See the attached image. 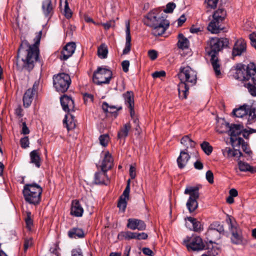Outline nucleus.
<instances>
[{
	"label": "nucleus",
	"mask_w": 256,
	"mask_h": 256,
	"mask_svg": "<svg viewBox=\"0 0 256 256\" xmlns=\"http://www.w3.org/2000/svg\"><path fill=\"white\" fill-rule=\"evenodd\" d=\"M42 35V31L37 33L34 38V43L32 46L30 45L27 41H23L22 42L17 54L16 66L18 70L26 69L30 71L33 68L34 62L38 58V46L40 44Z\"/></svg>",
	"instance_id": "f257e3e1"
},
{
	"label": "nucleus",
	"mask_w": 256,
	"mask_h": 256,
	"mask_svg": "<svg viewBox=\"0 0 256 256\" xmlns=\"http://www.w3.org/2000/svg\"><path fill=\"white\" fill-rule=\"evenodd\" d=\"M166 15L158 8L149 12L144 19L146 26L152 28V34L155 36L162 35L168 28L169 22L166 19Z\"/></svg>",
	"instance_id": "f03ea898"
},
{
	"label": "nucleus",
	"mask_w": 256,
	"mask_h": 256,
	"mask_svg": "<svg viewBox=\"0 0 256 256\" xmlns=\"http://www.w3.org/2000/svg\"><path fill=\"white\" fill-rule=\"evenodd\" d=\"M228 44L226 38H212L208 42V46L206 48V54L210 56V62L213 67L215 74L217 77L221 75L220 64L218 55V52Z\"/></svg>",
	"instance_id": "7ed1b4c3"
},
{
	"label": "nucleus",
	"mask_w": 256,
	"mask_h": 256,
	"mask_svg": "<svg viewBox=\"0 0 256 256\" xmlns=\"http://www.w3.org/2000/svg\"><path fill=\"white\" fill-rule=\"evenodd\" d=\"M178 76L180 81L178 86L179 98L186 99L188 94L190 86H194L196 82V72L189 66H186L180 67Z\"/></svg>",
	"instance_id": "20e7f679"
},
{
	"label": "nucleus",
	"mask_w": 256,
	"mask_h": 256,
	"mask_svg": "<svg viewBox=\"0 0 256 256\" xmlns=\"http://www.w3.org/2000/svg\"><path fill=\"white\" fill-rule=\"evenodd\" d=\"M42 192V188L36 182L26 184L24 186V198L29 204L34 206L38 204L41 200Z\"/></svg>",
	"instance_id": "39448f33"
},
{
	"label": "nucleus",
	"mask_w": 256,
	"mask_h": 256,
	"mask_svg": "<svg viewBox=\"0 0 256 256\" xmlns=\"http://www.w3.org/2000/svg\"><path fill=\"white\" fill-rule=\"evenodd\" d=\"M232 114L237 118H242L246 126L250 124L256 120V108L246 104L234 109Z\"/></svg>",
	"instance_id": "423d86ee"
},
{
	"label": "nucleus",
	"mask_w": 256,
	"mask_h": 256,
	"mask_svg": "<svg viewBox=\"0 0 256 256\" xmlns=\"http://www.w3.org/2000/svg\"><path fill=\"white\" fill-rule=\"evenodd\" d=\"M226 15V11L224 8H218L213 14V19L208 26V30L212 34H218L222 28L221 23L224 20Z\"/></svg>",
	"instance_id": "0eeeda50"
},
{
	"label": "nucleus",
	"mask_w": 256,
	"mask_h": 256,
	"mask_svg": "<svg viewBox=\"0 0 256 256\" xmlns=\"http://www.w3.org/2000/svg\"><path fill=\"white\" fill-rule=\"evenodd\" d=\"M199 188L198 186H187L184 190L185 194L190 195L186 206L190 212H194L198 207V199L199 198Z\"/></svg>",
	"instance_id": "6e6552de"
},
{
	"label": "nucleus",
	"mask_w": 256,
	"mask_h": 256,
	"mask_svg": "<svg viewBox=\"0 0 256 256\" xmlns=\"http://www.w3.org/2000/svg\"><path fill=\"white\" fill-rule=\"evenodd\" d=\"M53 84L56 91L64 92L68 90L71 84L70 76L65 73L54 75L53 77Z\"/></svg>",
	"instance_id": "1a4fd4ad"
},
{
	"label": "nucleus",
	"mask_w": 256,
	"mask_h": 256,
	"mask_svg": "<svg viewBox=\"0 0 256 256\" xmlns=\"http://www.w3.org/2000/svg\"><path fill=\"white\" fill-rule=\"evenodd\" d=\"M112 76V72L106 68L98 67L97 70L94 72L92 80L97 85L108 84L110 82Z\"/></svg>",
	"instance_id": "9d476101"
},
{
	"label": "nucleus",
	"mask_w": 256,
	"mask_h": 256,
	"mask_svg": "<svg viewBox=\"0 0 256 256\" xmlns=\"http://www.w3.org/2000/svg\"><path fill=\"white\" fill-rule=\"evenodd\" d=\"M244 122L240 124H231L228 129V134L230 136V142L234 148L238 147L240 142H242V138L240 135L244 130Z\"/></svg>",
	"instance_id": "9b49d317"
},
{
	"label": "nucleus",
	"mask_w": 256,
	"mask_h": 256,
	"mask_svg": "<svg viewBox=\"0 0 256 256\" xmlns=\"http://www.w3.org/2000/svg\"><path fill=\"white\" fill-rule=\"evenodd\" d=\"M248 68V82H246L244 86L252 96H256V68L255 65L252 63L249 64Z\"/></svg>",
	"instance_id": "f8f14e48"
},
{
	"label": "nucleus",
	"mask_w": 256,
	"mask_h": 256,
	"mask_svg": "<svg viewBox=\"0 0 256 256\" xmlns=\"http://www.w3.org/2000/svg\"><path fill=\"white\" fill-rule=\"evenodd\" d=\"M183 242L188 250L198 251L203 250L204 248L202 240L200 236H197L192 238L188 237Z\"/></svg>",
	"instance_id": "ddd939ff"
},
{
	"label": "nucleus",
	"mask_w": 256,
	"mask_h": 256,
	"mask_svg": "<svg viewBox=\"0 0 256 256\" xmlns=\"http://www.w3.org/2000/svg\"><path fill=\"white\" fill-rule=\"evenodd\" d=\"M248 67L249 64L246 66L242 64H237L234 70L233 74L234 77L240 81L247 82Z\"/></svg>",
	"instance_id": "4468645a"
},
{
	"label": "nucleus",
	"mask_w": 256,
	"mask_h": 256,
	"mask_svg": "<svg viewBox=\"0 0 256 256\" xmlns=\"http://www.w3.org/2000/svg\"><path fill=\"white\" fill-rule=\"evenodd\" d=\"M227 221L229 224L230 230L232 233L230 239L232 242L236 244H241L242 242V236L240 230L232 222L231 218H229Z\"/></svg>",
	"instance_id": "2eb2a0df"
},
{
	"label": "nucleus",
	"mask_w": 256,
	"mask_h": 256,
	"mask_svg": "<svg viewBox=\"0 0 256 256\" xmlns=\"http://www.w3.org/2000/svg\"><path fill=\"white\" fill-rule=\"evenodd\" d=\"M114 166V159L108 151L103 152V157L100 164L101 170L108 172Z\"/></svg>",
	"instance_id": "dca6fc26"
},
{
	"label": "nucleus",
	"mask_w": 256,
	"mask_h": 256,
	"mask_svg": "<svg viewBox=\"0 0 256 256\" xmlns=\"http://www.w3.org/2000/svg\"><path fill=\"white\" fill-rule=\"evenodd\" d=\"M76 50V44L74 42H71L68 43L63 48L61 52L60 58L62 60H66Z\"/></svg>",
	"instance_id": "f3484780"
},
{
	"label": "nucleus",
	"mask_w": 256,
	"mask_h": 256,
	"mask_svg": "<svg viewBox=\"0 0 256 256\" xmlns=\"http://www.w3.org/2000/svg\"><path fill=\"white\" fill-rule=\"evenodd\" d=\"M60 100L64 110L66 112L74 111V102L70 97L64 95L60 98Z\"/></svg>",
	"instance_id": "a211bd4d"
},
{
	"label": "nucleus",
	"mask_w": 256,
	"mask_h": 256,
	"mask_svg": "<svg viewBox=\"0 0 256 256\" xmlns=\"http://www.w3.org/2000/svg\"><path fill=\"white\" fill-rule=\"evenodd\" d=\"M246 42L244 40L241 38L237 40L232 50V55L234 56L241 55L246 52Z\"/></svg>",
	"instance_id": "6ab92c4d"
},
{
	"label": "nucleus",
	"mask_w": 256,
	"mask_h": 256,
	"mask_svg": "<svg viewBox=\"0 0 256 256\" xmlns=\"http://www.w3.org/2000/svg\"><path fill=\"white\" fill-rule=\"evenodd\" d=\"M190 158V156L189 154V152H187V150H181L180 156L176 160L178 167L180 169L184 168L187 164Z\"/></svg>",
	"instance_id": "aec40b11"
},
{
	"label": "nucleus",
	"mask_w": 256,
	"mask_h": 256,
	"mask_svg": "<svg viewBox=\"0 0 256 256\" xmlns=\"http://www.w3.org/2000/svg\"><path fill=\"white\" fill-rule=\"evenodd\" d=\"M186 220V226L190 230L194 232H200L202 230V228L200 222L196 218L192 217H188Z\"/></svg>",
	"instance_id": "412c9836"
},
{
	"label": "nucleus",
	"mask_w": 256,
	"mask_h": 256,
	"mask_svg": "<svg viewBox=\"0 0 256 256\" xmlns=\"http://www.w3.org/2000/svg\"><path fill=\"white\" fill-rule=\"evenodd\" d=\"M125 104L130 109V116L134 115V94L132 91H128L123 94Z\"/></svg>",
	"instance_id": "4be33fe9"
},
{
	"label": "nucleus",
	"mask_w": 256,
	"mask_h": 256,
	"mask_svg": "<svg viewBox=\"0 0 256 256\" xmlns=\"http://www.w3.org/2000/svg\"><path fill=\"white\" fill-rule=\"evenodd\" d=\"M234 148V149L230 148H226L222 150L223 155L226 158H236L238 160H239L241 156H243L242 152L239 150Z\"/></svg>",
	"instance_id": "5701e85b"
},
{
	"label": "nucleus",
	"mask_w": 256,
	"mask_h": 256,
	"mask_svg": "<svg viewBox=\"0 0 256 256\" xmlns=\"http://www.w3.org/2000/svg\"><path fill=\"white\" fill-rule=\"evenodd\" d=\"M106 171L96 172L94 174V182L96 184L108 185L110 183L109 178L106 174Z\"/></svg>",
	"instance_id": "b1692460"
},
{
	"label": "nucleus",
	"mask_w": 256,
	"mask_h": 256,
	"mask_svg": "<svg viewBox=\"0 0 256 256\" xmlns=\"http://www.w3.org/2000/svg\"><path fill=\"white\" fill-rule=\"evenodd\" d=\"M37 86L36 82H34L33 86V88H32L28 89L24 94L23 97V102L24 106L25 107L29 106L33 100V97L34 96V92L36 91V89L34 88L35 86Z\"/></svg>",
	"instance_id": "393cba45"
},
{
	"label": "nucleus",
	"mask_w": 256,
	"mask_h": 256,
	"mask_svg": "<svg viewBox=\"0 0 256 256\" xmlns=\"http://www.w3.org/2000/svg\"><path fill=\"white\" fill-rule=\"evenodd\" d=\"M84 212V209L80 204V202L76 200H73L72 202L70 214L76 217L82 216Z\"/></svg>",
	"instance_id": "a878e982"
},
{
	"label": "nucleus",
	"mask_w": 256,
	"mask_h": 256,
	"mask_svg": "<svg viewBox=\"0 0 256 256\" xmlns=\"http://www.w3.org/2000/svg\"><path fill=\"white\" fill-rule=\"evenodd\" d=\"M42 12L46 17H50L53 13L52 0H44L42 4Z\"/></svg>",
	"instance_id": "bb28decb"
},
{
	"label": "nucleus",
	"mask_w": 256,
	"mask_h": 256,
	"mask_svg": "<svg viewBox=\"0 0 256 256\" xmlns=\"http://www.w3.org/2000/svg\"><path fill=\"white\" fill-rule=\"evenodd\" d=\"M180 144L184 146V150H187V152L189 148H194L196 144V142L190 138V135L184 136L180 140Z\"/></svg>",
	"instance_id": "cd10ccee"
},
{
	"label": "nucleus",
	"mask_w": 256,
	"mask_h": 256,
	"mask_svg": "<svg viewBox=\"0 0 256 256\" xmlns=\"http://www.w3.org/2000/svg\"><path fill=\"white\" fill-rule=\"evenodd\" d=\"M126 42L125 44V48L122 51L123 54H128L130 52L131 48V36L130 34V27L129 22L126 24Z\"/></svg>",
	"instance_id": "c85d7f7f"
},
{
	"label": "nucleus",
	"mask_w": 256,
	"mask_h": 256,
	"mask_svg": "<svg viewBox=\"0 0 256 256\" xmlns=\"http://www.w3.org/2000/svg\"><path fill=\"white\" fill-rule=\"evenodd\" d=\"M131 128L130 124L129 122L125 124L122 127L118 134V138L120 140H124L128 136V132Z\"/></svg>",
	"instance_id": "c756f323"
},
{
	"label": "nucleus",
	"mask_w": 256,
	"mask_h": 256,
	"mask_svg": "<svg viewBox=\"0 0 256 256\" xmlns=\"http://www.w3.org/2000/svg\"><path fill=\"white\" fill-rule=\"evenodd\" d=\"M30 162L34 164L35 166L39 168L41 165V158L38 153V150H34L30 154Z\"/></svg>",
	"instance_id": "7c9ffc66"
},
{
	"label": "nucleus",
	"mask_w": 256,
	"mask_h": 256,
	"mask_svg": "<svg viewBox=\"0 0 256 256\" xmlns=\"http://www.w3.org/2000/svg\"><path fill=\"white\" fill-rule=\"evenodd\" d=\"M220 234L214 229L208 228L206 233V238L210 243H214V240L220 238Z\"/></svg>",
	"instance_id": "2f4dec72"
},
{
	"label": "nucleus",
	"mask_w": 256,
	"mask_h": 256,
	"mask_svg": "<svg viewBox=\"0 0 256 256\" xmlns=\"http://www.w3.org/2000/svg\"><path fill=\"white\" fill-rule=\"evenodd\" d=\"M238 168L240 171L243 172H248L251 174H254L256 172V168L250 166L248 164L242 162V160H239L238 162Z\"/></svg>",
	"instance_id": "473e14b6"
},
{
	"label": "nucleus",
	"mask_w": 256,
	"mask_h": 256,
	"mask_svg": "<svg viewBox=\"0 0 256 256\" xmlns=\"http://www.w3.org/2000/svg\"><path fill=\"white\" fill-rule=\"evenodd\" d=\"M68 236L72 238H82L84 237V234L82 229L73 228L68 232Z\"/></svg>",
	"instance_id": "72a5a7b5"
},
{
	"label": "nucleus",
	"mask_w": 256,
	"mask_h": 256,
	"mask_svg": "<svg viewBox=\"0 0 256 256\" xmlns=\"http://www.w3.org/2000/svg\"><path fill=\"white\" fill-rule=\"evenodd\" d=\"M230 126V124L226 122L224 119L220 120L217 122L216 131L220 134L227 132L228 131Z\"/></svg>",
	"instance_id": "f704fd0d"
},
{
	"label": "nucleus",
	"mask_w": 256,
	"mask_h": 256,
	"mask_svg": "<svg viewBox=\"0 0 256 256\" xmlns=\"http://www.w3.org/2000/svg\"><path fill=\"white\" fill-rule=\"evenodd\" d=\"M63 123L64 124H66V126L68 130H72L76 126L74 116L72 114H66L63 120Z\"/></svg>",
	"instance_id": "c9c22d12"
},
{
	"label": "nucleus",
	"mask_w": 256,
	"mask_h": 256,
	"mask_svg": "<svg viewBox=\"0 0 256 256\" xmlns=\"http://www.w3.org/2000/svg\"><path fill=\"white\" fill-rule=\"evenodd\" d=\"M178 47L182 50H185L188 48L189 40L183 34H179L178 35Z\"/></svg>",
	"instance_id": "e433bc0d"
},
{
	"label": "nucleus",
	"mask_w": 256,
	"mask_h": 256,
	"mask_svg": "<svg viewBox=\"0 0 256 256\" xmlns=\"http://www.w3.org/2000/svg\"><path fill=\"white\" fill-rule=\"evenodd\" d=\"M108 52V46L104 43L102 44L98 48V58L101 59H105L107 58Z\"/></svg>",
	"instance_id": "4c0bfd02"
},
{
	"label": "nucleus",
	"mask_w": 256,
	"mask_h": 256,
	"mask_svg": "<svg viewBox=\"0 0 256 256\" xmlns=\"http://www.w3.org/2000/svg\"><path fill=\"white\" fill-rule=\"evenodd\" d=\"M102 108L104 112L112 114L116 116L118 111L121 109V108H118L115 106H110L107 102H104L102 104Z\"/></svg>",
	"instance_id": "58836bf2"
},
{
	"label": "nucleus",
	"mask_w": 256,
	"mask_h": 256,
	"mask_svg": "<svg viewBox=\"0 0 256 256\" xmlns=\"http://www.w3.org/2000/svg\"><path fill=\"white\" fill-rule=\"evenodd\" d=\"M129 196H124V193H122V194L120 196L118 204V207L120 208V210H122V212H124L126 210V205H127V202L126 200H128Z\"/></svg>",
	"instance_id": "ea45409f"
},
{
	"label": "nucleus",
	"mask_w": 256,
	"mask_h": 256,
	"mask_svg": "<svg viewBox=\"0 0 256 256\" xmlns=\"http://www.w3.org/2000/svg\"><path fill=\"white\" fill-rule=\"evenodd\" d=\"M118 238L120 239L124 238L126 240H130L135 238V232L130 231L122 232L118 235Z\"/></svg>",
	"instance_id": "a19ab883"
},
{
	"label": "nucleus",
	"mask_w": 256,
	"mask_h": 256,
	"mask_svg": "<svg viewBox=\"0 0 256 256\" xmlns=\"http://www.w3.org/2000/svg\"><path fill=\"white\" fill-rule=\"evenodd\" d=\"M200 147L204 153L208 156L210 155L212 152V147L210 146L209 142H204L200 144Z\"/></svg>",
	"instance_id": "79ce46f5"
},
{
	"label": "nucleus",
	"mask_w": 256,
	"mask_h": 256,
	"mask_svg": "<svg viewBox=\"0 0 256 256\" xmlns=\"http://www.w3.org/2000/svg\"><path fill=\"white\" fill-rule=\"evenodd\" d=\"M26 217L25 218V222L26 224V228L28 230H31L33 226V220L32 219V213L30 211L26 212Z\"/></svg>",
	"instance_id": "37998d69"
},
{
	"label": "nucleus",
	"mask_w": 256,
	"mask_h": 256,
	"mask_svg": "<svg viewBox=\"0 0 256 256\" xmlns=\"http://www.w3.org/2000/svg\"><path fill=\"white\" fill-rule=\"evenodd\" d=\"M240 146H242V150L245 152L247 156L251 158L252 152L248 146V144L243 139L242 142H240V146L238 148H239Z\"/></svg>",
	"instance_id": "c03bdc74"
},
{
	"label": "nucleus",
	"mask_w": 256,
	"mask_h": 256,
	"mask_svg": "<svg viewBox=\"0 0 256 256\" xmlns=\"http://www.w3.org/2000/svg\"><path fill=\"white\" fill-rule=\"evenodd\" d=\"M98 139L100 145L104 147L106 146L110 142V136L107 134L100 135Z\"/></svg>",
	"instance_id": "a18cd8bd"
},
{
	"label": "nucleus",
	"mask_w": 256,
	"mask_h": 256,
	"mask_svg": "<svg viewBox=\"0 0 256 256\" xmlns=\"http://www.w3.org/2000/svg\"><path fill=\"white\" fill-rule=\"evenodd\" d=\"M209 228H210V229H214L220 234L224 232V228L223 226L220 224L218 222H213L212 224H210Z\"/></svg>",
	"instance_id": "49530a36"
},
{
	"label": "nucleus",
	"mask_w": 256,
	"mask_h": 256,
	"mask_svg": "<svg viewBox=\"0 0 256 256\" xmlns=\"http://www.w3.org/2000/svg\"><path fill=\"white\" fill-rule=\"evenodd\" d=\"M138 219L135 218H129L128 220V222L127 224V227L129 228L134 230L136 229L137 228V222Z\"/></svg>",
	"instance_id": "de8ad7c7"
},
{
	"label": "nucleus",
	"mask_w": 256,
	"mask_h": 256,
	"mask_svg": "<svg viewBox=\"0 0 256 256\" xmlns=\"http://www.w3.org/2000/svg\"><path fill=\"white\" fill-rule=\"evenodd\" d=\"M64 13L67 18H70L72 16V12L68 6V2L66 0L65 1Z\"/></svg>",
	"instance_id": "09e8293b"
},
{
	"label": "nucleus",
	"mask_w": 256,
	"mask_h": 256,
	"mask_svg": "<svg viewBox=\"0 0 256 256\" xmlns=\"http://www.w3.org/2000/svg\"><path fill=\"white\" fill-rule=\"evenodd\" d=\"M176 4L174 2H169L166 6V8L164 10V14L172 13L176 8Z\"/></svg>",
	"instance_id": "8fccbe9b"
},
{
	"label": "nucleus",
	"mask_w": 256,
	"mask_h": 256,
	"mask_svg": "<svg viewBox=\"0 0 256 256\" xmlns=\"http://www.w3.org/2000/svg\"><path fill=\"white\" fill-rule=\"evenodd\" d=\"M218 0H205V3L208 8H214L216 7Z\"/></svg>",
	"instance_id": "3c124183"
},
{
	"label": "nucleus",
	"mask_w": 256,
	"mask_h": 256,
	"mask_svg": "<svg viewBox=\"0 0 256 256\" xmlns=\"http://www.w3.org/2000/svg\"><path fill=\"white\" fill-rule=\"evenodd\" d=\"M21 146L22 148H26L29 146V140L28 136H25L22 138L20 140Z\"/></svg>",
	"instance_id": "603ef678"
},
{
	"label": "nucleus",
	"mask_w": 256,
	"mask_h": 256,
	"mask_svg": "<svg viewBox=\"0 0 256 256\" xmlns=\"http://www.w3.org/2000/svg\"><path fill=\"white\" fill-rule=\"evenodd\" d=\"M83 97L85 103L93 102L94 96L92 94L85 93L83 94Z\"/></svg>",
	"instance_id": "864d4df0"
},
{
	"label": "nucleus",
	"mask_w": 256,
	"mask_h": 256,
	"mask_svg": "<svg viewBox=\"0 0 256 256\" xmlns=\"http://www.w3.org/2000/svg\"><path fill=\"white\" fill-rule=\"evenodd\" d=\"M148 238V234L144 232H135V238L138 240H146Z\"/></svg>",
	"instance_id": "5fc2aeb1"
},
{
	"label": "nucleus",
	"mask_w": 256,
	"mask_h": 256,
	"mask_svg": "<svg viewBox=\"0 0 256 256\" xmlns=\"http://www.w3.org/2000/svg\"><path fill=\"white\" fill-rule=\"evenodd\" d=\"M206 180L210 184H212L214 182V174L211 170H208L206 172Z\"/></svg>",
	"instance_id": "6e6d98bb"
},
{
	"label": "nucleus",
	"mask_w": 256,
	"mask_h": 256,
	"mask_svg": "<svg viewBox=\"0 0 256 256\" xmlns=\"http://www.w3.org/2000/svg\"><path fill=\"white\" fill-rule=\"evenodd\" d=\"M148 56L152 60H155L158 57V52L156 50H152L148 52Z\"/></svg>",
	"instance_id": "4d7b16f0"
},
{
	"label": "nucleus",
	"mask_w": 256,
	"mask_h": 256,
	"mask_svg": "<svg viewBox=\"0 0 256 256\" xmlns=\"http://www.w3.org/2000/svg\"><path fill=\"white\" fill-rule=\"evenodd\" d=\"M137 226L136 229L139 230H145L146 228V226L144 222L140 220H138Z\"/></svg>",
	"instance_id": "13d9d810"
},
{
	"label": "nucleus",
	"mask_w": 256,
	"mask_h": 256,
	"mask_svg": "<svg viewBox=\"0 0 256 256\" xmlns=\"http://www.w3.org/2000/svg\"><path fill=\"white\" fill-rule=\"evenodd\" d=\"M166 72L162 70L159 72H155L152 74V76L154 78H158L165 76Z\"/></svg>",
	"instance_id": "bf43d9fd"
},
{
	"label": "nucleus",
	"mask_w": 256,
	"mask_h": 256,
	"mask_svg": "<svg viewBox=\"0 0 256 256\" xmlns=\"http://www.w3.org/2000/svg\"><path fill=\"white\" fill-rule=\"evenodd\" d=\"M114 20H110L106 23H102L101 24L104 26L105 30H108L114 26Z\"/></svg>",
	"instance_id": "052dcab7"
},
{
	"label": "nucleus",
	"mask_w": 256,
	"mask_h": 256,
	"mask_svg": "<svg viewBox=\"0 0 256 256\" xmlns=\"http://www.w3.org/2000/svg\"><path fill=\"white\" fill-rule=\"evenodd\" d=\"M130 179L128 180L127 181L126 186L125 188V190H124V191L123 192L124 196H129L130 192Z\"/></svg>",
	"instance_id": "680f3d73"
},
{
	"label": "nucleus",
	"mask_w": 256,
	"mask_h": 256,
	"mask_svg": "<svg viewBox=\"0 0 256 256\" xmlns=\"http://www.w3.org/2000/svg\"><path fill=\"white\" fill-rule=\"evenodd\" d=\"M129 66L130 62L128 60H125L122 62V70L124 72H128Z\"/></svg>",
	"instance_id": "e2e57ef3"
},
{
	"label": "nucleus",
	"mask_w": 256,
	"mask_h": 256,
	"mask_svg": "<svg viewBox=\"0 0 256 256\" xmlns=\"http://www.w3.org/2000/svg\"><path fill=\"white\" fill-rule=\"evenodd\" d=\"M130 176L132 179H134L136 176V168L133 166H130Z\"/></svg>",
	"instance_id": "0e129e2a"
},
{
	"label": "nucleus",
	"mask_w": 256,
	"mask_h": 256,
	"mask_svg": "<svg viewBox=\"0 0 256 256\" xmlns=\"http://www.w3.org/2000/svg\"><path fill=\"white\" fill-rule=\"evenodd\" d=\"M72 256H83L81 249L76 248L72 250Z\"/></svg>",
	"instance_id": "69168bd1"
},
{
	"label": "nucleus",
	"mask_w": 256,
	"mask_h": 256,
	"mask_svg": "<svg viewBox=\"0 0 256 256\" xmlns=\"http://www.w3.org/2000/svg\"><path fill=\"white\" fill-rule=\"evenodd\" d=\"M32 244L31 239H26L24 242V250L26 252L28 248L30 247Z\"/></svg>",
	"instance_id": "338daca9"
},
{
	"label": "nucleus",
	"mask_w": 256,
	"mask_h": 256,
	"mask_svg": "<svg viewBox=\"0 0 256 256\" xmlns=\"http://www.w3.org/2000/svg\"><path fill=\"white\" fill-rule=\"evenodd\" d=\"M250 38L252 45L256 48V35L254 34H250Z\"/></svg>",
	"instance_id": "774afa93"
}]
</instances>
